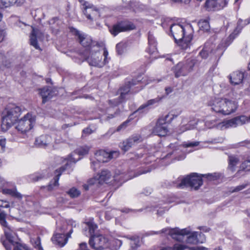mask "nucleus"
<instances>
[{"label": "nucleus", "mask_w": 250, "mask_h": 250, "mask_svg": "<svg viewBox=\"0 0 250 250\" xmlns=\"http://www.w3.org/2000/svg\"><path fill=\"white\" fill-rule=\"evenodd\" d=\"M168 231V234L173 239L177 241H184L185 240L187 243L197 244L203 243L205 240L204 234L201 232L194 231L190 233V229L186 228L180 229L178 228L175 229H165L161 230L162 233H167Z\"/></svg>", "instance_id": "1"}, {"label": "nucleus", "mask_w": 250, "mask_h": 250, "mask_svg": "<svg viewBox=\"0 0 250 250\" xmlns=\"http://www.w3.org/2000/svg\"><path fill=\"white\" fill-rule=\"evenodd\" d=\"M98 228L97 225L92 222L85 223V227L83 229V233L87 236H89V244L95 250H104L109 247L108 240L102 235H97L95 231Z\"/></svg>", "instance_id": "2"}, {"label": "nucleus", "mask_w": 250, "mask_h": 250, "mask_svg": "<svg viewBox=\"0 0 250 250\" xmlns=\"http://www.w3.org/2000/svg\"><path fill=\"white\" fill-rule=\"evenodd\" d=\"M188 30H191V26L190 25L183 26L179 24L173 23L170 25V32L174 39L175 42L182 49L186 50L189 47L190 43L192 39L191 33L186 34Z\"/></svg>", "instance_id": "3"}, {"label": "nucleus", "mask_w": 250, "mask_h": 250, "mask_svg": "<svg viewBox=\"0 0 250 250\" xmlns=\"http://www.w3.org/2000/svg\"><path fill=\"white\" fill-rule=\"evenodd\" d=\"M208 105L216 113L224 115H229L235 111L237 105L235 102L226 98H214L210 100Z\"/></svg>", "instance_id": "4"}, {"label": "nucleus", "mask_w": 250, "mask_h": 250, "mask_svg": "<svg viewBox=\"0 0 250 250\" xmlns=\"http://www.w3.org/2000/svg\"><path fill=\"white\" fill-rule=\"evenodd\" d=\"M2 114L1 128L3 131H6L19 120L21 109L19 106L13 105L5 108Z\"/></svg>", "instance_id": "5"}, {"label": "nucleus", "mask_w": 250, "mask_h": 250, "mask_svg": "<svg viewBox=\"0 0 250 250\" xmlns=\"http://www.w3.org/2000/svg\"><path fill=\"white\" fill-rule=\"evenodd\" d=\"M198 145V142L187 143L183 146L178 145L177 143H171L168 146V153L166 157H169L173 156V159L176 160H182L186 157V154L183 151L184 148L197 146Z\"/></svg>", "instance_id": "6"}, {"label": "nucleus", "mask_w": 250, "mask_h": 250, "mask_svg": "<svg viewBox=\"0 0 250 250\" xmlns=\"http://www.w3.org/2000/svg\"><path fill=\"white\" fill-rule=\"evenodd\" d=\"M203 179L201 174L197 173H191L183 178L180 183L175 186L178 188L190 187L194 190H198L203 185Z\"/></svg>", "instance_id": "7"}, {"label": "nucleus", "mask_w": 250, "mask_h": 250, "mask_svg": "<svg viewBox=\"0 0 250 250\" xmlns=\"http://www.w3.org/2000/svg\"><path fill=\"white\" fill-rule=\"evenodd\" d=\"M70 32L78 37L79 42L84 47H88L92 50L93 47L96 46L99 48L100 45L98 42L93 41L91 37L84 34L81 33L80 32L73 27H69Z\"/></svg>", "instance_id": "8"}, {"label": "nucleus", "mask_w": 250, "mask_h": 250, "mask_svg": "<svg viewBox=\"0 0 250 250\" xmlns=\"http://www.w3.org/2000/svg\"><path fill=\"white\" fill-rule=\"evenodd\" d=\"M35 122V116L28 113L18 121L16 128L21 133L24 134L33 127Z\"/></svg>", "instance_id": "9"}, {"label": "nucleus", "mask_w": 250, "mask_h": 250, "mask_svg": "<svg viewBox=\"0 0 250 250\" xmlns=\"http://www.w3.org/2000/svg\"><path fill=\"white\" fill-rule=\"evenodd\" d=\"M169 115L167 114L164 117L160 118L156 124V125L153 129V132L156 135L159 136H166L168 130L167 128V119L169 117Z\"/></svg>", "instance_id": "10"}, {"label": "nucleus", "mask_w": 250, "mask_h": 250, "mask_svg": "<svg viewBox=\"0 0 250 250\" xmlns=\"http://www.w3.org/2000/svg\"><path fill=\"white\" fill-rule=\"evenodd\" d=\"M124 99H121L120 96L118 98L113 100H109L108 102L111 105L107 109V118L108 119L116 117L120 114L121 110L117 107L118 105L122 103Z\"/></svg>", "instance_id": "11"}, {"label": "nucleus", "mask_w": 250, "mask_h": 250, "mask_svg": "<svg viewBox=\"0 0 250 250\" xmlns=\"http://www.w3.org/2000/svg\"><path fill=\"white\" fill-rule=\"evenodd\" d=\"M135 28V26L133 23L127 21H121L113 25L109 29V31L112 35L116 36L120 32L131 30Z\"/></svg>", "instance_id": "12"}, {"label": "nucleus", "mask_w": 250, "mask_h": 250, "mask_svg": "<svg viewBox=\"0 0 250 250\" xmlns=\"http://www.w3.org/2000/svg\"><path fill=\"white\" fill-rule=\"evenodd\" d=\"M95 53H92V50H90V55L86 59V61L90 65L96 66L99 68L102 67L104 63L102 62V55L99 53V49L94 50Z\"/></svg>", "instance_id": "13"}, {"label": "nucleus", "mask_w": 250, "mask_h": 250, "mask_svg": "<svg viewBox=\"0 0 250 250\" xmlns=\"http://www.w3.org/2000/svg\"><path fill=\"white\" fill-rule=\"evenodd\" d=\"M88 2L84 1L83 4V13L85 15L86 18L91 21L97 17H100L99 11L98 9L95 7L92 4H88Z\"/></svg>", "instance_id": "14"}, {"label": "nucleus", "mask_w": 250, "mask_h": 250, "mask_svg": "<svg viewBox=\"0 0 250 250\" xmlns=\"http://www.w3.org/2000/svg\"><path fill=\"white\" fill-rule=\"evenodd\" d=\"M227 4V0H206L205 6L208 11H216L223 8Z\"/></svg>", "instance_id": "15"}, {"label": "nucleus", "mask_w": 250, "mask_h": 250, "mask_svg": "<svg viewBox=\"0 0 250 250\" xmlns=\"http://www.w3.org/2000/svg\"><path fill=\"white\" fill-rule=\"evenodd\" d=\"M141 82V80L132 79L131 81H128L125 83V85L122 86L119 90L120 91V98L121 99H125V96L131 90L132 86L138 84Z\"/></svg>", "instance_id": "16"}, {"label": "nucleus", "mask_w": 250, "mask_h": 250, "mask_svg": "<svg viewBox=\"0 0 250 250\" xmlns=\"http://www.w3.org/2000/svg\"><path fill=\"white\" fill-rule=\"evenodd\" d=\"M68 165V163H66L64 166H62L60 168L57 169L55 171V173L56 174V176L54 178V182L53 184H49L47 187L48 191H51L53 189V186H59V180L60 176L62 174V173L66 170L67 168V166Z\"/></svg>", "instance_id": "17"}, {"label": "nucleus", "mask_w": 250, "mask_h": 250, "mask_svg": "<svg viewBox=\"0 0 250 250\" xmlns=\"http://www.w3.org/2000/svg\"><path fill=\"white\" fill-rule=\"evenodd\" d=\"M88 150L86 148H81L76 149L73 153L71 154L68 156L66 163H68V165L67 166V167H70L72 163L75 164L78 160L81 159V157H79L77 160H75V158L73 157L74 154H77L79 156H84L88 154Z\"/></svg>", "instance_id": "18"}, {"label": "nucleus", "mask_w": 250, "mask_h": 250, "mask_svg": "<svg viewBox=\"0 0 250 250\" xmlns=\"http://www.w3.org/2000/svg\"><path fill=\"white\" fill-rule=\"evenodd\" d=\"M30 44L37 49H40L38 43L37 38L40 39L43 37V33L38 29L33 28L30 35Z\"/></svg>", "instance_id": "19"}, {"label": "nucleus", "mask_w": 250, "mask_h": 250, "mask_svg": "<svg viewBox=\"0 0 250 250\" xmlns=\"http://www.w3.org/2000/svg\"><path fill=\"white\" fill-rule=\"evenodd\" d=\"M40 94L42 97V103L43 104H44L50 100L54 94V92L51 89L50 87H44L40 89Z\"/></svg>", "instance_id": "20"}, {"label": "nucleus", "mask_w": 250, "mask_h": 250, "mask_svg": "<svg viewBox=\"0 0 250 250\" xmlns=\"http://www.w3.org/2000/svg\"><path fill=\"white\" fill-rule=\"evenodd\" d=\"M51 141L52 138L51 136L48 135H42L36 139L35 144L38 147L44 148L47 146Z\"/></svg>", "instance_id": "21"}, {"label": "nucleus", "mask_w": 250, "mask_h": 250, "mask_svg": "<svg viewBox=\"0 0 250 250\" xmlns=\"http://www.w3.org/2000/svg\"><path fill=\"white\" fill-rule=\"evenodd\" d=\"M5 235L6 240L2 242V244L6 250H12V247L18 243L15 241V236L11 232H5Z\"/></svg>", "instance_id": "22"}, {"label": "nucleus", "mask_w": 250, "mask_h": 250, "mask_svg": "<svg viewBox=\"0 0 250 250\" xmlns=\"http://www.w3.org/2000/svg\"><path fill=\"white\" fill-rule=\"evenodd\" d=\"M96 159L98 161L106 163L112 158V153H108L100 150L95 153Z\"/></svg>", "instance_id": "23"}, {"label": "nucleus", "mask_w": 250, "mask_h": 250, "mask_svg": "<svg viewBox=\"0 0 250 250\" xmlns=\"http://www.w3.org/2000/svg\"><path fill=\"white\" fill-rule=\"evenodd\" d=\"M239 31H237V28H235L233 32L224 41H222V43L219 44L218 48H220L222 47L226 49L235 39L236 36L238 34Z\"/></svg>", "instance_id": "24"}, {"label": "nucleus", "mask_w": 250, "mask_h": 250, "mask_svg": "<svg viewBox=\"0 0 250 250\" xmlns=\"http://www.w3.org/2000/svg\"><path fill=\"white\" fill-rule=\"evenodd\" d=\"M51 240L54 244L58 245L60 247H63L67 241L64 234L62 233L56 234L52 237Z\"/></svg>", "instance_id": "25"}, {"label": "nucleus", "mask_w": 250, "mask_h": 250, "mask_svg": "<svg viewBox=\"0 0 250 250\" xmlns=\"http://www.w3.org/2000/svg\"><path fill=\"white\" fill-rule=\"evenodd\" d=\"M148 43L149 47L147 51L150 54L154 53L157 50L156 43L153 35L150 32L148 33Z\"/></svg>", "instance_id": "26"}, {"label": "nucleus", "mask_w": 250, "mask_h": 250, "mask_svg": "<svg viewBox=\"0 0 250 250\" xmlns=\"http://www.w3.org/2000/svg\"><path fill=\"white\" fill-rule=\"evenodd\" d=\"M111 172L107 169L102 170L99 175L98 179L100 181L101 184L103 183H108L109 180L111 178Z\"/></svg>", "instance_id": "27"}, {"label": "nucleus", "mask_w": 250, "mask_h": 250, "mask_svg": "<svg viewBox=\"0 0 250 250\" xmlns=\"http://www.w3.org/2000/svg\"><path fill=\"white\" fill-rule=\"evenodd\" d=\"M160 100L161 98H156L155 99L149 100L146 103L141 105L139 107V108L135 112V113L141 112L142 110L150 107L153 105L157 104L160 102Z\"/></svg>", "instance_id": "28"}, {"label": "nucleus", "mask_w": 250, "mask_h": 250, "mask_svg": "<svg viewBox=\"0 0 250 250\" xmlns=\"http://www.w3.org/2000/svg\"><path fill=\"white\" fill-rule=\"evenodd\" d=\"M182 66V63L179 62L176 65L172 68V70L173 71L176 78H178L181 76L187 75Z\"/></svg>", "instance_id": "29"}, {"label": "nucleus", "mask_w": 250, "mask_h": 250, "mask_svg": "<svg viewBox=\"0 0 250 250\" xmlns=\"http://www.w3.org/2000/svg\"><path fill=\"white\" fill-rule=\"evenodd\" d=\"M229 161V169L233 172L235 170V167L238 163L239 159L233 155H229L228 157Z\"/></svg>", "instance_id": "30"}, {"label": "nucleus", "mask_w": 250, "mask_h": 250, "mask_svg": "<svg viewBox=\"0 0 250 250\" xmlns=\"http://www.w3.org/2000/svg\"><path fill=\"white\" fill-rule=\"evenodd\" d=\"M141 138V135L138 134H134L125 140L131 147L135 144L141 142L142 141Z\"/></svg>", "instance_id": "31"}, {"label": "nucleus", "mask_w": 250, "mask_h": 250, "mask_svg": "<svg viewBox=\"0 0 250 250\" xmlns=\"http://www.w3.org/2000/svg\"><path fill=\"white\" fill-rule=\"evenodd\" d=\"M193 248H190L180 244H175L173 247H167L161 250H193Z\"/></svg>", "instance_id": "32"}, {"label": "nucleus", "mask_w": 250, "mask_h": 250, "mask_svg": "<svg viewBox=\"0 0 250 250\" xmlns=\"http://www.w3.org/2000/svg\"><path fill=\"white\" fill-rule=\"evenodd\" d=\"M198 25L200 29L204 32H208L210 30L209 22L207 20H204L200 21L198 23Z\"/></svg>", "instance_id": "33"}, {"label": "nucleus", "mask_w": 250, "mask_h": 250, "mask_svg": "<svg viewBox=\"0 0 250 250\" xmlns=\"http://www.w3.org/2000/svg\"><path fill=\"white\" fill-rule=\"evenodd\" d=\"M66 193L71 198H76L81 195V191L75 187H73L66 191Z\"/></svg>", "instance_id": "34"}, {"label": "nucleus", "mask_w": 250, "mask_h": 250, "mask_svg": "<svg viewBox=\"0 0 250 250\" xmlns=\"http://www.w3.org/2000/svg\"><path fill=\"white\" fill-rule=\"evenodd\" d=\"M17 1V0H0V8L3 9L9 7Z\"/></svg>", "instance_id": "35"}, {"label": "nucleus", "mask_w": 250, "mask_h": 250, "mask_svg": "<svg viewBox=\"0 0 250 250\" xmlns=\"http://www.w3.org/2000/svg\"><path fill=\"white\" fill-rule=\"evenodd\" d=\"M197 62L196 60L192 58H189L186 61L183 62V63L187 66V67L191 72L193 70V68Z\"/></svg>", "instance_id": "36"}, {"label": "nucleus", "mask_w": 250, "mask_h": 250, "mask_svg": "<svg viewBox=\"0 0 250 250\" xmlns=\"http://www.w3.org/2000/svg\"><path fill=\"white\" fill-rule=\"evenodd\" d=\"M234 118L236 122V126L239 125H242L245 124L246 122L248 121L249 120L247 117L244 115L237 116Z\"/></svg>", "instance_id": "37"}, {"label": "nucleus", "mask_w": 250, "mask_h": 250, "mask_svg": "<svg viewBox=\"0 0 250 250\" xmlns=\"http://www.w3.org/2000/svg\"><path fill=\"white\" fill-rule=\"evenodd\" d=\"M202 178H206L209 181H214L219 178L220 175L219 173H208L206 174H201Z\"/></svg>", "instance_id": "38"}, {"label": "nucleus", "mask_w": 250, "mask_h": 250, "mask_svg": "<svg viewBox=\"0 0 250 250\" xmlns=\"http://www.w3.org/2000/svg\"><path fill=\"white\" fill-rule=\"evenodd\" d=\"M111 245V249L112 250H117L122 245V242L121 240L119 239H113L109 243V245Z\"/></svg>", "instance_id": "39"}, {"label": "nucleus", "mask_w": 250, "mask_h": 250, "mask_svg": "<svg viewBox=\"0 0 250 250\" xmlns=\"http://www.w3.org/2000/svg\"><path fill=\"white\" fill-rule=\"evenodd\" d=\"M126 46V45L125 43L124 42H121L117 44L116 46V49L118 55H122L125 51Z\"/></svg>", "instance_id": "40"}, {"label": "nucleus", "mask_w": 250, "mask_h": 250, "mask_svg": "<svg viewBox=\"0 0 250 250\" xmlns=\"http://www.w3.org/2000/svg\"><path fill=\"white\" fill-rule=\"evenodd\" d=\"M223 126H224L225 128H228L230 127L237 126L234 118L231 119L223 122Z\"/></svg>", "instance_id": "41"}, {"label": "nucleus", "mask_w": 250, "mask_h": 250, "mask_svg": "<svg viewBox=\"0 0 250 250\" xmlns=\"http://www.w3.org/2000/svg\"><path fill=\"white\" fill-rule=\"evenodd\" d=\"M45 175L43 174L36 173L35 174L31 175L29 176L30 180L32 182H37L43 179Z\"/></svg>", "instance_id": "42"}, {"label": "nucleus", "mask_w": 250, "mask_h": 250, "mask_svg": "<svg viewBox=\"0 0 250 250\" xmlns=\"http://www.w3.org/2000/svg\"><path fill=\"white\" fill-rule=\"evenodd\" d=\"M34 247L38 250H43L41 246V239L40 237H37L36 239H33L31 240Z\"/></svg>", "instance_id": "43"}, {"label": "nucleus", "mask_w": 250, "mask_h": 250, "mask_svg": "<svg viewBox=\"0 0 250 250\" xmlns=\"http://www.w3.org/2000/svg\"><path fill=\"white\" fill-rule=\"evenodd\" d=\"M6 214L4 211L0 212V224L4 227H7V223L6 221Z\"/></svg>", "instance_id": "44"}, {"label": "nucleus", "mask_w": 250, "mask_h": 250, "mask_svg": "<svg viewBox=\"0 0 250 250\" xmlns=\"http://www.w3.org/2000/svg\"><path fill=\"white\" fill-rule=\"evenodd\" d=\"M87 184L92 188V186H95L96 187H98L99 185H101L100 181L99 179L96 178H92L89 179L87 181Z\"/></svg>", "instance_id": "45"}, {"label": "nucleus", "mask_w": 250, "mask_h": 250, "mask_svg": "<svg viewBox=\"0 0 250 250\" xmlns=\"http://www.w3.org/2000/svg\"><path fill=\"white\" fill-rule=\"evenodd\" d=\"M120 146L124 152L127 151L131 148L130 146L128 144L126 140H125L121 143Z\"/></svg>", "instance_id": "46"}, {"label": "nucleus", "mask_w": 250, "mask_h": 250, "mask_svg": "<svg viewBox=\"0 0 250 250\" xmlns=\"http://www.w3.org/2000/svg\"><path fill=\"white\" fill-rule=\"evenodd\" d=\"M130 122V120H127L125 122L122 123L120 125H119L116 128V131L117 132H119L122 130L125 129L128 125V124Z\"/></svg>", "instance_id": "47"}, {"label": "nucleus", "mask_w": 250, "mask_h": 250, "mask_svg": "<svg viewBox=\"0 0 250 250\" xmlns=\"http://www.w3.org/2000/svg\"><path fill=\"white\" fill-rule=\"evenodd\" d=\"M95 160H92L91 162V167L93 169V170L95 171L96 169L100 167V163L101 162L98 161L97 159L95 158Z\"/></svg>", "instance_id": "48"}, {"label": "nucleus", "mask_w": 250, "mask_h": 250, "mask_svg": "<svg viewBox=\"0 0 250 250\" xmlns=\"http://www.w3.org/2000/svg\"><path fill=\"white\" fill-rule=\"evenodd\" d=\"M242 168L245 171H250V161H244L242 164Z\"/></svg>", "instance_id": "49"}, {"label": "nucleus", "mask_w": 250, "mask_h": 250, "mask_svg": "<svg viewBox=\"0 0 250 250\" xmlns=\"http://www.w3.org/2000/svg\"><path fill=\"white\" fill-rule=\"evenodd\" d=\"M6 139L5 138L0 136V151H3L5 147Z\"/></svg>", "instance_id": "50"}, {"label": "nucleus", "mask_w": 250, "mask_h": 250, "mask_svg": "<svg viewBox=\"0 0 250 250\" xmlns=\"http://www.w3.org/2000/svg\"><path fill=\"white\" fill-rule=\"evenodd\" d=\"M200 56L202 59H206L208 57V52L205 48H204L199 53Z\"/></svg>", "instance_id": "51"}, {"label": "nucleus", "mask_w": 250, "mask_h": 250, "mask_svg": "<svg viewBox=\"0 0 250 250\" xmlns=\"http://www.w3.org/2000/svg\"><path fill=\"white\" fill-rule=\"evenodd\" d=\"M130 246L132 249H136L140 247V238L138 239V241H132L130 243Z\"/></svg>", "instance_id": "52"}, {"label": "nucleus", "mask_w": 250, "mask_h": 250, "mask_svg": "<svg viewBox=\"0 0 250 250\" xmlns=\"http://www.w3.org/2000/svg\"><path fill=\"white\" fill-rule=\"evenodd\" d=\"M247 186H248V184H243L241 185L238 186L236 187H235L234 189H233L232 192H238L239 191H240V190L243 189L244 188H246V187Z\"/></svg>", "instance_id": "53"}, {"label": "nucleus", "mask_w": 250, "mask_h": 250, "mask_svg": "<svg viewBox=\"0 0 250 250\" xmlns=\"http://www.w3.org/2000/svg\"><path fill=\"white\" fill-rule=\"evenodd\" d=\"M249 144H250V141L245 140L244 141L239 142L238 144L235 145V147L237 148V147H239L241 146H245L247 145H249Z\"/></svg>", "instance_id": "54"}, {"label": "nucleus", "mask_w": 250, "mask_h": 250, "mask_svg": "<svg viewBox=\"0 0 250 250\" xmlns=\"http://www.w3.org/2000/svg\"><path fill=\"white\" fill-rule=\"evenodd\" d=\"M108 55V53L107 50L106 49V48H104V53H103V56H104V60L103 62H104V64H105L106 63L108 62V61H107Z\"/></svg>", "instance_id": "55"}, {"label": "nucleus", "mask_w": 250, "mask_h": 250, "mask_svg": "<svg viewBox=\"0 0 250 250\" xmlns=\"http://www.w3.org/2000/svg\"><path fill=\"white\" fill-rule=\"evenodd\" d=\"M125 237L127 239L130 240L131 241V242H132V241H136H136H138V239L140 238V237L137 235H133V236L127 235L126 236H125Z\"/></svg>", "instance_id": "56"}, {"label": "nucleus", "mask_w": 250, "mask_h": 250, "mask_svg": "<svg viewBox=\"0 0 250 250\" xmlns=\"http://www.w3.org/2000/svg\"><path fill=\"white\" fill-rule=\"evenodd\" d=\"M9 204L6 201H4L3 200H0V207H2L3 208H9Z\"/></svg>", "instance_id": "57"}, {"label": "nucleus", "mask_w": 250, "mask_h": 250, "mask_svg": "<svg viewBox=\"0 0 250 250\" xmlns=\"http://www.w3.org/2000/svg\"><path fill=\"white\" fill-rule=\"evenodd\" d=\"M151 166H148L147 167H146L145 168V169L143 170V169H141L140 170V174H144V173H146L147 172H150L151 171Z\"/></svg>", "instance_id": "58"}, {"label": "nucleus", "mask_w": 250, "mask_h": 250, "mask_svg": "<svg viewBox=\"0 0 250 250\" xmlns=\"http://www.w3.org/2000/svg\"><path fill=\"white\" fill-rule=\"evenodd\" d=\"M92 129L89 127L85 128L83 130V133L86 135H89L92 133Z\"/></svg>", "instance_id": "59"}, {"label": "nucleus", "mask_w": 250, "mask_h": 250, "mask_svg": "<svg viewBox=\"0 0 250 250\" xmlns=\"http://www.w3.org/2000/svg\"><path fill=\"white\" fill-rule=\"evenodd\" d=\"M123 175L122 174L119 175H116L114 176V180L115 181L121 182L122 180V178H123Z\"/></svg>", "instance_id": "60"}, {"label": "nucleus", "mask_w": 250, "mask_h": 250, "mask_svg": "<svg viewBox=\"0 0 250 250\" xmlns=\"http://www.w3.org/2000/svg\"><path fill=\"white\" fill-rule=\"evenodd\" d=\"M80 250H89L86 243H82L80 244Z\"/></svg>", "instance_id": "61"}, {"label": "nucleus", "mask_w": 250, "mask_h": 250, "mask_svg": "<svg viewBox=\"0 0 250 250\" xmlns=\"http://www.w3.org/2000/svg\"><path fill=\"white\" fill-rule=\"evenodd\" d=\"M168 114L169 115V116H171L169 120H167V123L169 124V123H170L175 118H176L177 117V115H174L172 113H168Z\"/></svg>", "instance_id": "62"}, {"label": "nucleus", "mask_w": 250, "mask_h": 250, "mask_svg": "<svg viewBox=\"0 0 250 250\" xmlns=\"http://www.w3.org/2000/svg\"><path fill=\"white\" fill-rule=\"evenodd\" d=\"M22 195L20 193L18 192L16 190L15 192L14 197L18 199H21L22 198Z\"/></svg>", "instance_id": "63"}, {"label": "nucleus", "mask_w": 250, "mask_h": 250, "mask_svg": "<svg viewBox=\"0 0 250 250\" xmlns=\"http://www.w3.org/2000/svg\"><path fill=\"white\" fill-rule=\"evenodd\" d=\"M198 229L204 232H208L210 230V229L209 228L204 226L199 227Z\"/></svg>", "instance_id": "64"}]
</instances>
